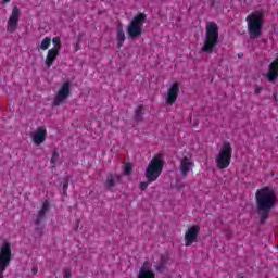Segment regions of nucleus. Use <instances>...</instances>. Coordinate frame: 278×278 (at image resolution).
Returning a JSON list of instances; mask_svg holds the SVG:
<instances>
[{
	"label": "nucleus",
	"instance_id": "obj_1",
	"mask_svg": "<svg viewBox=\"0 0 278 278\" xmlns=\"http://www.w3.org/2000/svg\"><path fill=\"white\" fill-rule=\"evenodd\" d=\"M255 201L257 212L260 214L261 225L268 220V216L273 208L277 205V189L275 187L265 186L255 192Z\"/></svg>",
	"mask_w": 278,
	"mask_h": 278
},
{
	"label": "nucleus",
	"instance_id": "obj_2",
	"mask_svg": "<svg viewBox=\"0 0 278 278\" xmlns=\"http://www.w3.org/2000/svg\"><path fill=\"white\" fill-rule=\"evenodd\" d=\"M248 25V34L252 40L262 36V27H264V12L255 11L245 18Z\"/></svg>",
	"mask_w": 278,
	"mask_h": 278
},
{
	"label": "nucleus",
	"instance_id": "obj_3",
	"mask_svg": "<svg viewBox=\"0 0 278 278\" xmlns=\"http://www.w3.org/2000/svg\"><path fill=\"white\" fill-rule=\"evenodd\" d=\"M162 170H164V156H162V154H156L152 157L146 168V179L150 184L157 181L160 175H162Z\"/></svg>",
	"mask_w": 278,
	"mask_h": 278
},
{
	"label": "nucleus",
	"instance_id": "obj_4",
	"mask_svg": "<svg viewBox=\"0 0 278 278\" xmlns=\"http://www.w3.org/2000/svg\"><path fill=\"white\" fill-rule=\"evenodd\" d=\"M218 24L211 22L206 25V34L204 38V45L202 47L203 53H213L214 48L218 45Z\"/></svg>",
	"mask_w": 278,
	"mask_h": 278
},
{
	"label": "nucleus",
	"instance_id": "obj_5",
	"mask_svg": "<svg viewBox=\"0 0 278 278\" xmlns=\"http://www.w3.org/2000/svg\"><path fill=\"white\" fill-rule=\"evenodd\" d=\"M233 155V148L229 141H225L215 157V164L219 170H225L231 165V157Z\"/></svg>",
	"mask_w": 278,
	"mask_h": 278
},
{
	"label": "nucleus",
	"instance_id": "obj_6",
	"mask_svg": "<svg viewBox=\"0 0 278 278\" xmlns=\"http://www.w3.org/2000/svg\"><path fill=\"white\" fill-rule=\"evenodd\" d=\"M10 264H12V243L5 242L0 247V278L5 277Z\"/></svg>",
	"mask_w": 278,
	"mask_h": 278
},
{
	"label": "nucleus",
	"instance_id": "obj_7",
	"mask_svg": "<svg viewBox=\"0 0 278 278\" xmlns=\"http://www.w3.org/2000/svg\"><path fill=\"white\" fill-rule=\"evenodd\" d=\"M147 21V14L140 13L132 18L127 27L128 38L135 39L142 36V27Z\"/></svg>",
	"mask_w": 278,
	"mask_h": 278
},
{
	"label": "nucleus",
	"instance_id": "obj_8",
	"mask_svg": "<svg viewBox=\"0 0 278 278\" xmlns=\"http://www.w3.org/2000/svg\"><path fill=\"white\" fill-rule=\"evenodd\" d=\"M68 97H71V83L65 81L62 84L61 88L56 92L52 105L54 108H60V105L64 103V101H66Z\"/></svg>",
	"mask_w": 278,
	"mask_h": 278
},
{
	"label": "nucleus",
	"instance_id": "obj_9",
	"mask_svg": "<svg viewBox=\"0 0 278 278\" xmlns=\"http://www.w3.org/2000/svg\"><path fill=\"white\" fill-rule=\"evenodd\" d=\"M51 210V204L49 203V200L43 201L41 208L39 210L37 217L35 219L36 225V231L45 229V219L47 218V212Z\"/></svg>",
	"mask_w": 278,
	"mask_h": 278
},
{
	"label": "nucleus",
	"instance_id": "obj_10",
	"mask_svg": "<svg viewBox=\"0 0 278 278\" xmlns=\"http://www.w3.org/2000/svg\"><path fill=\"white\" fill-rule=\"evenodd\" d=\"M21 21V9L18 7H13L11 15L8 20L7 30L9 34H14L18 29V23Z\"/></svg>",
	"mask_w": 278,
	"mask_h": 278
},
{
	"label": "nucleus",
	"instance_id": "obj_11",
	"mask_svg": "<svg viewBox=\"0 0 278 278\" xmlns=\"http://www.w3.org/2000/svg\"><path fill=\"white\" fill-rule=\"evenodd\" d=\"M200 231L201 227L199 225L189 227L185 232V247H192L194 242H198Z\"/></svg>",
	"mask_w": 278,
	"mask_h": 278
},
{
	"label": "nucleus",
	"instance_id": "obj_12",
	"mask_svg": "<svg viewBox=\"0 0 278 278\" xmlns=\"http://www.w3.org/2000/svg\"><path fill=\"white\" fill-rule=\"evenodd\" d=\"M152 264L149 261H144L139 268L137 278H155V271H153Z\"/></svg>",
	"mask_w": 278,
	"mask_h": 278
},
{
	"label": "nucleus",
	"instance_id": "obj_13",
	"mask_svg": "<svg viewBox=\"0 0 278 278\" xmlns=\"http://www.w3.org/2000/svg\"><path fill=\"white\" fill-rule=\"evenodd\" d=\"M269 84H275L278 79V58H276L268 66V72L265 74Z\"/></svg>",
	"mask_w": 278,
	"mask_h": 278
},
{
	"label": "nucleus",
	"instance_id": "obj_14",
	"mask_svg": "<svg viewBox=\"0 0 278 278\" xmlns=\"http://www.w3.org/2000/svg\"><path fill=\"white\" fill-rule=\"evenodd\" d=\"M177 97H179V83H174L167 90L165 103L167 105H173L174 103H176Z\"/></svg>",
	"mask_w": 278,
	"mask_h": 278
},
{
	"label": "nucleus",
	"instance_id": "obj_15",
	"mask_svg": "<svg viewBox=\"0 0 278 278\" xmlns=\"http://www.w3.org/2000/svg\"><path fill=\"white\" fill-rule=\"evenodd\" d=\"M31 140L36 147H40L47 140V128L45 126L38 127L36 132L31 135Z\"/></svg>",
	"mask_w": 278,
	"mask_h": 278
},
{
	"label": "nucleus",
	"instance_id": "obj_16",
	"mask_svg": "<svg viewBox=\"0 0 278 278\" xmlns=\"http://www.w3.org/2000/svg\"><path fill=\"white\" fill-rule=\"evenodd\" d=\"M125 30L123 29V24H118L116 28V41H117V49H122L123 45H125Z\"/></svg>",
	"mask_w": 278,
	"mask_h": 278
},
{
	"label": "nucleus",
	"instance_id": "obj_17",
	"mask_svg": "<svg viewBox=\"0 0 278 278\" xmlns=\"http://www.w3.org/2000/svg\"><path fill=\"white\" fill-rule=\"evenodd\" d=\"M58 55H60V51L52 49L48 50V54L46 56V66L48 68H51V66H53V62L58 60Z\"/></svg>",
	"mask_w": 278,
	"mask_h": 278
},
{
	"label": "nucleus",
	"instance_id": "obj_18",
	"mask_svg": "<svg viewBox=\"0 0 278 278\" xmlns=\"http://www.w3.org/2000/svg\"><path fill=\"white\" fill-rule=\"evenodd\" d=\"M122 177L118 174H113L110 173L106 176V187L108 188H114V186H116V184H118L121 181Z\"/></svg>",
	"mask_w": 278,
	"mask_h": 278
},
{
	"label": "nucleus",
	"instance_id": "obj_19",
	"mask_svg": "<svg viewBox=\"0 0 278 278\" xmlns=\"http://www.w3.org/2000/svg\"><path fill=\"white\" fill-rule=\"evenodd\" d=\"M192 168H194V163H180L179 172L182 177H188Z\"/></svg>",
	"mask_w": 278,
	"mask_h": 278
},
{
	"label": "nucleus",
	"instance_id": "obj_20",
	"mask_svg": "<svg viewBox=\"0 0 278 278\" xmlns=\"http://www.w3.org/2000/svg\"><path fill=\"white\" fill-rule=\"evenodd\" d=\"M50 47H51V37H45L39 46V49L41 51H47V49H49Z\"/></svg>",
	"mask_w": 278,
	"mask_h": 278
},
{
	"label": "nucleus",
	"instance_id": "obj_21",
	"mask_svg": "<svg viewBox=\"0 0 278 278\" xmlns=\"http://www.w3.org/2000/svg\"><path fill=\"white\" fill-rule=\"evenodd\" d=\"M168 262V258L164 255L161 256V260L156 266V270L157 273H162V270H164V268H166V263Z\"/></svg>",
	"mask_w": 278,
	"mask_h": 278
},
{
	"label": "nucleus",
	"instance_id": "obj_22",
	"mask_svg": "<svg viewBox=\"0 0 278 278\" xmlns=\"http://www.w3.org/2000/svg\"><path fill=\"white\" fill-rule=\"evenodd\" d=\"M144 114V106L140 104L136 110H135V121H142V115Z\"/></svg>",
	"mask_w": 278,
	"mask_h": 278
},
{
	"label": "nucleus",
	"instance_id": "obj_23",
	"mask_svg": "<svg viewBox=\"0 0 278 278\" xmlns=\"http://www.w3.org/2000/svg\"><path fill=\"white\" fill-rule=\"evenodd\" d=\"M52 45L53 48L51 49L60 52V50L62 49V40L60 39V37H53Z\"/></svg>",
	"mask_w": 278,
	"mask_h": 278
},
{
	"label": "nucleus",
	"instance_id": "obj_24",
	"mask_svg": "<svg viewBox=\"0 0 278 278\" xmlns=\"http://www.w3.org/2000/svg\"><path fill=\"white\" fill-rule=\"evenodd\" d=\"M59 157H60V153L58 151H53L52 157L50 160V163L52 164L53 168H55V164H56Z\"/></svg>",
	"mask_w": 278,
	"mask_h": 278
},
{
	"label": "nucleus",
	"instance_id": "obj_25",
	"mask_svg": "<svg viewBox=\"0 0 278 278\" xmlns=\"http://www.w3.org/2000/svg\"><path fill=\"white\" fill-rule=\"evenodd\" d=\"M124 175H131V164H126Z\"/></svg>",
	"mask_w": 278,
	"mask_h": 278
},
{
	"label": "nucleus",
	"instance_id": "obj_26",
	"mask_svg": "<svg viewBox=\"0 0 278 278\" xmlns=\"http://www.w3.org/2000/svg\"><path fill=\"white\" fill-rule=\"evenodd\" d=\"M192 164L193 162L190 161V156H184L181 160H180V164Z\"/></svg>",
	"mask_w": 278,
	"mask_h": 278
},
{
	"label": "nucleus",
	"instance_id": "obj_27",
	"mask_svg": "<svg viewBox=\"0 0 278 278\" xmlns=\"http://www.w3.org/2000/svg\"><path fill=\"white\" fill-rule=\"evenodd\" d=\"M139 188H140V190H142V191L147 190V188H149V182H147V181L140 182Z\"/></svg>",
	"mask_w": 278,
	"mask_h": 278
},
{
	"label": "nucleus",
	"instance_id": "obj_28",
	"mask_svg": "<svg viewBox=\"0 0 278 278\" xmlns=\"http://www.w3.org/2000/svg\"><path fill=\"white\" fill-rule=\"evenodd\" d=\"M68 190V181L63 184V194L66 197V192Z\"/></svg>",
	"mask_w": 278,
	"mask_h": 278
},
{
	"label": "nucleus",
	"instance_id": "obj_29",
	"mask_svg": "<svg viewBox=\"0 0 278 278\" xmlns=\"http://www.w3.org/2000/svg\"><path fill=\"white\" fill-rule=\"evenodd\" d=\"M73 275L71 274V270L66 269L64 270V278H71Z\"/></svg>",
	"mask_w": 278,
	"mask_h": 278
},
{
	"label": "nucleus",
	"instance_id": "obj_30",
	"mask_svg": "<svg viewBox=\"0 0 278 278\" xmlns=\"http://www.w3.org/2000/svg\"><path fill=\"white\" fill-rule=\"evenodd\" d=\"M260 92H262V87L256 86L255 90H254V93L260 94Z\"/></svg>",
	"mask_w": 278,
	"mask_h": 278
},
{
	"label": "nucleus",
	"instance_id": "obj_31",
	"mask_svg": "<svg viewBox=\"0 0 278 278\" xmlns=\"http://www.w3.org/2000/svg\"><path fill=\"white\" fill-rule=\"evenodd\" d=\"M31 274H33V275H38V267H36V266L33 267V268H31Z\"/></svg>",
	"mask_w": 278,
	"mask_h": 278
},
{
	"label": "nucleus",
	"instance_id": "obj_32",
	"mask_svg": "<svg viewBox=\"0 0 278 278\" xmlns=\"http://www.w3.org/2000/svg\"><path fill=\"white\" fill-rule=\"evenodd\" d=\"M243 55H244V54L239 53V54H238V58H239V59H240V58H243Z\"/></svg>",
	"mask_w": 278,
	"mask_h": 278
},
{
	"label": "nucleus",
	"instance_id": "obj_33",
	"mask_svg": "<svg viewBox=\"0 0 278 278\" xmlns=\"http://www.w3.org/2000/svg\"><path fill=\"white\" fill-rule=\"evenodd\" d=\"M11 0H3V3H10Z\"/></svg>",
	"mask_w": 278,
	"mask_h": 278
}]
</instances>
